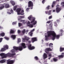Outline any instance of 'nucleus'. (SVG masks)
<instances>
[{
  "mask_svg": "<svg viewBox=\"0 0 64 64\" xmlns=\"http://www.w3.org/2000/svg\"><path fill=\"white\" fill-rule=\"evenodd\" d=\"M29 9H30V8H27L26 9V11H28Z\"/></svg>",
  "mask_w": 64,
  "mask_h": 64,
  "instance_id": "nucleus-56",
  "label": "nucleus"
},
{
  "mask_svg": "<svg viewBox=\"0 0 64 64\" xmlns=\"http://www.w3.org/2000/svg\"><path fill=\"white\" fill-rule=\"evenodd\" d=\"M11 37L14 40V39H15L16 38V35H12L11 36Z\"/></svg>",
  "mask_w": 64,
  "mask_h": 64,
  "instance_id": "nucleus-15",
  "label": "nucleus"
},
{
  "mask_svg": "<svg viewBox=\"0 0 64 64\" xmlns=\"http://www.w3.org/2000/svg\"><path fill=\"white\" fill-rule=\"evenodd\" d=\"M14 63V60H8L7 61V64H13Z\"/></svg>",
  "mask_w": 64,
  "mask_h": 64,
  "instance_id": "nucleus-8",
  "label": "nucleus"
},
{
  "mask_svg": "<svg viewBox=\"0 0 64 64\" xmlns=\"http://www.w3.org/2000/svg\"><path fill=\"white\" fill-rule=\"evenodd\" d=\"M21 10V8H18L16 9V11L17 12L18 15L20 14V12Z\"/></svg>",
  "mask_w": 64,
  "mask_h": 64,
  "instance_id": "nucleus-10",
  "label": "nucleus"
},
{
  "mask_svg": "<svg viewBox=\"0 0 64 64\" xmlns=\"http://www.w3.org/2000/svg\"><path fill=\"white\" fill-rule=\"evenodd\" d=\"M35 30V29H33L32 30H31V31L29 33V34H30V36H32V35H33V33H32V32L34 31Z\"/></svg>",
  "mask_w": 64,
  "mask_h": 64,
  "instance_id": "nucleus-13",
  "label": "nucleus"
},
{
  "mask_svg": "<svg viewBox=\"0 0 64 64\" xmlns=\"http://www.w3.org/2000/svg\"><path fill=\"white\" fill-rule=\"evenodd\" d=\"M25 38L26 39V41H28L29 39H30V38H29L27 37L26 36L25 37Z\"/></svg>",
  "mask_w": 64,
  "mask_h": 64,
  "instance_id": "nucleus-23",
  "label": "nucleus"
},
{
  "mask_svg": "<svg viewBox=\"0 0 64 64\" xmlns=\"http://www.w3.org/2000/svg\"><path fill=\"white\" fill-rule=\"evenodd\" d=\"M21 33V31L19 30H18V33L19 34V33Z\"/></svg>",
  "mask_w": 64,
  "mask_h": 64,
  "instance_id": "nucleus-55",
  "label": "nucleus"
},
{
  "mask_svg": "<svg viewBox=\"0 0 64 64\" xmlns=\"http://www.w3.org/2000/svg\"><path fill=\"white\" fill-rule=\"evenodd\" d=\"M5 62V60L4 59L1 60L0 61V63H4Z\"/></svg>",
  "mask_w": 64,
  "mask_h": 64,
  "instance_id": "nucleus-17",
  "label": "nucleus"
},
{
  "mask_svg": "<svg viewBox=\"0 0 64 64\" xmlns=\"http://www.w3.org/2000/svg\"><path fill=\"white\" fill-rule=\"evenodd\" d=\"M25 20H23L22 21V24H25Z\"/></svg>",
  "mask_w": 64,
  "mask_h": 64,
  "instance_id": "nucleus-45",
  "label": "nucleus"
},
{
  "mask_svg": "<svg viewBox=\"0 0 64 64\" xmlns=\"http://www.w3.org/2000/svg\"><path fill=\"white\" fill-rule=\"evenodd\" d=\"M22 32L23 34H24L25 33V32H26V30L25 29H24Z\"/></svg>",
  "mask_w": 64,
  "mask_h": 64,
  "instance_id": "nucleus-36",
  "label": "nucleus"
},
{
  "mask_svg": "<svg viewBox=\"0 0 64 64\" xmlns=\"http://www.w3.org/2000/svg\"><path fill=\"white\" fill-rule=\"evenodd\" d=\"M58 57H59V58H62L64 57V56H63V55H60L58 56Z\"/></svg>",
  "mask_w": 64,
  "mask_h": 64,
  "instance_id": "nucleus-34",
  "label": "nucleus"
},
{
  "mask_svg": "<svg viewBox=\"0 0 64 64\" xmlns=\"http://www.w3.org/2000/svg\"><path fill=\"white\" fill-rule=\"evenodd\" d=\"M53 45V44L52 43H50L49 45V46L50 47V46H52Z\"/></svg>",
  "mask_w": 64,
  "mask_h": 64,
  "instance_id": "nucleus-41",
  "label": "nucleus"
},
{
  "mask_svg": "<svg viewBox=\"0 0 64 64\" xmlns=\"http://www.w3.org/2000/svg\"><path fill=\"white\" fill-rule=\"evenodd\" d=\"M55 2H53L52 4V8H53L54 7V5H55Z\"/></svg>",
  "mask_w": 64,
  "mask_h": 64,
  "instance_id": "nucleus-24",
  "label": "nucleus"
},
{
  "mask_svg": "<svg viewBox=\"0 0 64 64\" xmlns=\"http://www.w3.org/2000/svg\"><path fill=\"white\" fill-rule=\"evenodd\" d=\"M25 40H26L25 38H22V41L23 42H25Z\"/></svg>",
  "mask_w": 64,
  "mask_h": 64,
  "instance_id": "nucleus-47",
  "label": "nucleus"
},
{
  "mask_svg": "<svg viewBox=\"0 0 64 64\" xmlns=\"http://www.w3.org/2000/svg\"><path fill=\"white\" fill-rule=\"evenodd\" d=\"M50 22H51L50 21H48L47 22H46V23H48V24H50Z\"/></svg>",
  "mask_w": 64,
  "mask_h": 64,
  "instance_id": "nucleus-52",
  "label": "nucleus"
},
{
  "mask_svg": "<svg viewBox=\"0 0 64 64\" xmlns=\"http://www.w3.org/2000/svg\"><path fill=\"white\" fill-rule=\"evenodd\" d=\"M52 56V55L50 53L48 54V57H51Z\"/></svg>",
  "mask_w": 64,
  "mask_h": 64,
  "instance_id": "nucleus-50",
  "label": "nucleus"
},
{
  "mask_svg": "<svg viewBox=\"0 0 64 64\" xmlns=\"http://www.w3.org/2000/svg\"><path fill=\"white\" fill-rule=\"evenodd\" d=\"M5 7L6 8H8L10 7V5L8 4H6L5 5Z\"/></svg>",
  "mask_w": 64,
  "mask_h": 64,
  "instance_id": "nucleus-14",
  "label": "nucleus"
},
{
  "mask_svg": "<svg viewBox=\"0 0 64 64\" xmlns=\"http://www.w3.org/2000/svg\"><path fill=\"white\" fill-rule=\"evenodd\" d=\"M45 52L47 54H48L49 53V52L50 51H52V49L50 48H46L45 50Z\"/></svg>",
  "mask_w": 64,
  "mask_h": 64,
  "instance_id": "nucleus-5",
  "label": "nucleus"
},
{
  "mask_svg": "<svg viewBox=\"0 0 64 64\" xmlns=\"http://www.w3.org/2000/svg\"><path fill=\"white\" fill-rule=\"evenodd\" d=\"M52 35V40H54L55 39V38L57 39H59L60 37V35H56V34L54 31H50L48 32V36L50 37Z\"/></svg>",
  "mask_w": 64,
  "mask_h": 64,
  "instance_id": "nucleus-1",
  "label": "nucleus"
},
{
  "mask_svg": "<svg viewBox=\"0 0 64 64\" xmlns=\"http://www.w3.org/2000/svg\"><path fill=\"white\" fill-rule=\"evenodd\" d=\"M22 25V24L21 23L19 22L18 23V26L19 27H20Z\"/></svg>",
  "mask_w": 64,
  "mask_h": 64,
  "instance_id": "nucleus-38",
  "label": "nucleus"
},
{
  "mask_svg": "<svg viewBox=\"0 0 64 64\" xmlns=\"http://www.w3.org/2000/svg\"><path fill=\"white\" fill-rule=\"evenodd\" d=\"M63 30H60V34H62L63 33Z\"/></svg>",
  "mask_w": 64,
  "mask_h": 64,
  "instance_id": "nucleus-42",
  "label": "nucleus"
},
{
  "mask_svg": "<svg viewBox=\"0 0 64 64\" xmlns=\"http://www.w3.org/2000/svg\"><path fill=\"white\" fill-rule=\"evenodd\" d=\"M57 22H60V20H56Z\"/></svg>",
  "mask_w": 64,
  "mask_h": 64,
  "instance_id": "nucleus-62",
  "label": "nucleus"
},
{
  "mask_svg": "<svg viewBox=\"0 0 64 64\" xmlns=\"http://www.w3.org/2000/svg\"><path fill=\"white\" fill-rule=\"evenodd\" d=\"M13 48L15 50L17 51L18 50V47L16 46H14Z\"/></svg>",
  "mask_w": 64,
  "mask_h": 64,
  "instance_id": "nucleus-21",
  "label": "nucleus"
},
{
  "mask_svg": "<svg viewBox=\"0 0 64 64\" xmlns=\"http://www.w3.org/2000/svg\"><path fill=\"white\" fill-rule=\"evenodd\" d=\"M4 7L5 6H4V5H2V6H0V10H2V9H4Z\"/></svg>",
  "mask_w": 64,
  "mask_h": 64,
  "instance_id": "nucleus-18",
  "label": "nucleus"
},
{
  "mask_svg": "<svg viewBox=\"0 0 64 64\" xmlns=\"http://www.w3.org/2000/svg\"><path fill=\"white\" fill-rule=\"evenodd\" d=\"M43 58L44 59L47 58V54L45 53H44L43 55Z\"/></svg>",
  "mask_w": 64,
  "mask_h": 64,
  "instance_id": "nucleus-16",
  "label": "nucleus"
},
{
  "mask_svg": "<svg viewBox=\"0 0 64 64\" xmlns=\"http://www.w3.org/2000/svg\"><path fill=\"white\" fill-rule=\"evenodd\" d=\"M0 35L2 37H4L5 36V33L4 32H2L0 34Z\"/></svg>",
  "mask_w": 64,
  "mask_h": 64,
  "instance_id": "nucleus-22",
  "label": "nucleus"
},
{
  "mask_svg": "<svg viewBox=\"0 0 64 64\" xmlns=\"http://www.w3.org/2000/svg\"><path fill=\"white\" fill-rule=\"evenodd\" d=\"M23 20H20V22H23Z\"/></svg>",
  "mask_w": 64,
  "mask_h": 64,
  "instance_id": "nucleus-64",
  "label": "nucleus"
},
{
  "mask_svg": "<svg viewBox=\"0 0 64 64\" xmlns=\"http://www.w3.org/2000/svg\"><path fill=\"white\" fill-rule=\"evenodd\" d=\"M28 18L30 21H31L30 22L31 23H33L35 21V18L32 17V15H30L28 17Z\"/></svg>",
  "mask_w": 64,
  "mask_h": 64,
  "instance_id": "nucleus-4",
  "label": "nucleus"
},
{
  "mask_svg": "<svg viewBox=\"0 0 64 64\" xmlns=\"http://www.w3.org/2000/svg\"><path fill=\"white\" fill-rule=\"evenodd\" d=\"M22 46L18 47V50L20 51H22L23 50V48H26V46H25V44L24 43L22 44Z\"/></svg>",
  "mask_w": 64,
  "mask_h": 64,
  "instance_id": "nucleus-3",
  "label": "nucleus"
},
{
  "mask_svg": "<svg viewBox=\"0 0 64 64\" xmlns=\"http://www.w3.org/2000/svg\"><path fill=\"white\" fill-rule=\"evenodd\" d=\"M28 24H27V26L30 27V28H32V27H33V25L32 24H30V22H28Z\"/></svg>",
  "mask_w": 64,
  "mask_h": 64,
  "instance_id": "nucleus-12",
  "label": "nucleus"
},
{
  "mask_svg": "<svg viewBox=\"0 0 64 64\" xmlns=\"http://www.w3.org/2000/svg\"><path fill=\"white\" fill-rule=\"evenodd\" d=\"M45 13L46 14H48V11H45Z\"/></svg>",
  "mask_w": 64,
  "mask_h": 64,
  "instance_id": "nucleus-54",
  "label": "nucleus"
},
{
  "mask_svg": "<svg viewBox=\"0 0 64 64\" xmlns=\"http://www.w3.org/2000/svg\"><path fill=\"white\" fill-rule=\"evenodd\" d=\"M8 46L6 45L4 46V48L6 49H8Z\"/></svg>",
  "mask_w": 64,
  "mask_h": 64,
  "instance_id": "nucleus-19",
  "label": "nucleus"
},
{
  "mask_svg": "<svg viewBox=\"0 0 64 64\" xmlns=\"http://www.w3.org/2000/svg\"><path fill=\"white\" fill-rule=\"evenodd\" d=\"M45 0H42V4H44L45 2Z\"/></svg>",
  "mask_w": 64,
  "mask_h": 64,
  "instance_id": "nucleus-46",
  "label": "nucleus"
},
{
  "mask_svg": "<svg viewBox=\"0 0 64 64\" xmlns=\"http://www.w3.org/2000/svg\"><path fill=\"white\" fill-rule=\"evenodd\" d=\"M10 34H13L14 33V30H11L10 31Z\"/></svg>",
  "mask_w": 64,
  "mask_h": 64,
  "instance_id": "nucleus-31",
  "label": "nucleus"
},
{
  "mask_svg": "<svg viewBox=\"0 0 64 64\" xmlns=\"http://www.w3.org/2000/svg\"><path fill=\"white\" fill-rule=\"evenodd\" d=\"M6 55V54H5L4 53H1L0 54V56H5Z\"/></svg>",
  "mask_w": 64,
  "mask_h": 64,
  "instance_id": "nucleus-32",
  "label": "nucleus"
},
{
  "mask_svg": "<svg viewBox=\"0 0 64 64\" xmlns=\"http://www.w3.org/2000/svg\"><path fill=\"white\" fill-rule=\"evenodd\" d=\"M24 13V10H22L21 11V13Z\"/></svg>",
  "mask_w": 64,
  "mask_h": 64,
  "instance_id": "nucleus-59",
  "label": "nucleus"
},
{
  "mask_svg": "<svg viewBox=\"0 0 64 64\" xmlns=\"http://www.w3.org/2000/svg\"><path fill=\"white\" fill-rule=\"evenodd\" d=\"M2 28H3V27L0 26V29H2Z\"/></svg>",
  "mask_w": 64,
  "mask_h": 64,
  "instance_id": "nucleus-61",
  "label": "nucleus"
},
{
  "mask_svg": "<svg viewBox=\"0 0 64 64\" xmlns=\"http://www.w3.org/2000/svg\"><path fill=\"white\" fill-rule=\"evenodd\" d=\"M7 13L8 14H11L10 12H7Z\"/></svg>",
  "mask_w": 64,
  "mask_h": 64,
  "instance_id": "nucleus-63",
  "label": "nucleus"
},
{
  "mask_svg": "<svg viewBox=\"0 0 64 64\" xmlns=\"http://www.w3.org/2000/svg\"><path fill=\"white\" fill-rule=\"evenodd\" d=\"M52 16H49L48 18V19H52Z\"/></svg>",
  "mask_w": 64,
  "mask_h": 64,
  "instance_id": "nucleus-48",
  "label": "nucleus"
},
{
  "mask_svg": "<svg viewBox=\"0 0 64 64\" xmlns=\"http://www.w3.org/2000/svg\"><path fill=\"white\" fill-rule=\"evenodd\" d=\"M20 41H21V40L20 39V38H18V42H20Z\"/></svg>",
  "mask_w": 64,
  "mask_h": 64,
  "instance_id": "nucleus-44",
  "label": "nucleus"
},
{
  "mask_svg": "<svg viewBox=\"0 0 64 64\" xmlns=\"http://www.w3.org/2000/svg\"><path fill=\"white\" fill-rule=\"evenodd\" d=\"M19 17L22 18H24V16H20Z\"/></svg>",
  "mask_w": 64,
  "mask_h": 64,
  "instance_id": "nucleus-43",
  "label": "nucleus"
},
{
  "mask_svg": "<svg viewBox=\"0 0 64 64\" xmlns=\"http://www.w3.org/2000/svg\"><path fill=\"white\" fill-rule=\"evenodd\" d=\"M4 38L5 39H6V40H9V38H8L6 36L4 37Z\"/></svg>",
  "mask_w": 64,
  "mask_h": 64,
  "instance_id": "nucleus-39",
  "label": "nucleus"
},
{
  "mask_svg": "<svg viewBox=\"0 0 64 64\" xmlns=\"http://www.w3.org/2000/svg\"><path fill=\"white\" fill-rule=\"evenodd\" d=\"M34 59L36 60H38V57L37 56H36L34 57Z\"/></svg>",
  "mask_w": 64,
  "mask_h": 64,
  "instance_id": "nucleus-37",
  "label": "nucleus"
},
{
  "mask_svg": "<svg viewBox=\"0 0 64 64\" xmlns=\"http://www.w3.org/2000/svg\"><path fill=\"white\" fill-rule=\"evenodd\" d=\"M12 24L13 25H14L16 24V22H12Z\"/></svg>",
  "mask_w": 64,
  "mask_h": 64,
  "instance_id": "nucleus-53",
  "label": "nucleus"
},
{
  "mask_svg": "<svg viewBox=\"0 0 64 64\" xmlns=\"http://www.w3.org/2000/svg\"><path fill=\"white\" fill-rule=\"evenodd\" d=\"M54 25L56 26V27H57V22H54Z\"/></svg>",
  "mask_w": 64,
  "mask_h": 64,
  "instance_id": "nucleus-35",
  "label": "nucleus"
},
{
  "mask_svg": "<svg viewBox=\"0 0 64 64\" xmlns=\"http://www.w3.org/2000/svg\"><path fill=\"white\" fill-rule=\"evenodd\" d=\"M33 2L31 1H29L28 3V7H33Z\"/></svg>",
  "mask_w": 64,
  "mask_h": 64,
  "instance_id": "nucleus-7",
  "label": "nucleus"
},
{
  "mask_svg": "<svg viewBox=\"0 0 64 64\" xmlns=\"http://www.w3.org/2000/svg\"><path fill=\"white\" fill-rule=\"evenodd\" d=\"M45 37H46L45 40H46L47 41L48 40V37H49V36H48H48H45Z\"/></svg>",
  "mask_w": 64,
  "mask_h": 64,
  "instance_id": "nucleus-28",
  "label": "nucleus"
},
{
  "mask_svg": "<svg viewBox=\"0 0 64 64\" xmlns=\"http://www.w3.org/2000/svg\"><path fill=\"white\" fill-rule=\"evenodd\" d=\"M17 8V6L16 5L15 6H14V11H15V10H16Z\"/></svg>",
  "mask_w": 64,
  "mask_h": 64,
  "instance_id": "nucleus-27",
  "label": "nucleus"
},
{
  "mask_svg": "<svg viewBox=\"0 0 64 64\" xmlns=\"http://www.w3.org/2000/svg\"><path fill=\"white\" fill-rule=\"evenodd\" d=\"M5 50H6V48H2L1 51L2 52H3L4 51H5Z\"/></svg>",
  "mask_w": 64,
  "mask_h": 64,
  "instance_id": "nucleus-25",
  "label": "nucleus"
},
{
  "mask_svg": "<svg viewBox=\"0 0 64 64\" xmlns=\"http://www.w3.org/2000/svg\"><path fill=\"white\" fill-rule=\"evenodd\" d=\"M49 26H50V27H52L53 26V22H51L50 24H49Z\"/></svg>",
  "mask_w": 64,
  "mask_h": 64,
  "instance_id": "nucleus-33",
  "label": "nucleus"
},
{
  "mask_svg": "<svg viewBox=\"0 0 64 64\" xmlns=\"http://www.w3.org/2000/svg\"><path fill=\"white\" fill-rule=\"evenodd\" d=\"M11 13H13V10H10V12Z\"/></svg>",
  "mask_w": 64,
  "mask_h": 64,
  "instance_id": "nucleus-57",
  "label": "nucleus"
},
{
  "mask_svg": "<svg viewBox=\"0 0 64 64\" xmlns=\"http://www.w3.org/2000/svg\"><path fill=\"white\" fill-rule=\"evenodd\" d=\"M37 23V21H35L33 23V24L34 25H35Z\"/></svg>",
  "mask_w": 64,
  "mask_h": 64,
  "instance_id": "nucleus-49",
  "label": "nucleus"
},
{
  "mask_svg": "<svg viewBox=\"0 0 64 64\" xmlns=\"http://www.w3.org/2000/svg\"><path fill=\"white\" fill-rule=\"evenodd\" d=\"M64 48H60V52H62L63 50H64Z\"/></svg>",
  "mask_w": 64,
  "mask_h": 64,
  "instance_id": "nucleus-26",
  "label": "nucleus"
},
{
  "mask_svg": "<svg viewBox=\"0 0 64 64\" xmlns=\"http://www.w3.org/2000/svg\"><path fill=\"white\" fill-rule=\"evenodd\" d=\"M49 8H50V6H48L46 8L47 9L49 10Z\"/></svg>",
  "mask_w": 64,
  "mask_h": 64,
  "instance_id": "nucleus-51",
  "label": "nucleus"
},
{
  "mask_svg": "<svg viewBox=\"0 0 64 64\" xmlns=\"http://www.w3.org/2000/svg\"><path fill=\"white\" fill-rule=\"evenodd\" d=\"M51 12H52V10H51L48 11V15H51Z\"/></svg>",
  "mask_w": 64,
  "mask_h": 64,
  "instance_id": "nucleus-30",
  "label": "nucleus"
},
{
  "mask_svg": "<svg viewBox=\"0 0 64 64\" xmlns=\"http://www.w3.org/2000/svg\"><path fill=\"white\" fill-rule=\"evenodd\" d=\"M11 3L12 6H14V5H15V3L14 1H11Z\"/></svg>",
  "mask_w": 64,
  "mask_h": 64,
  "instance_id": "nucleus-20",
  "label": "nucleus"
},
{
  "mask_svg": "<svg viewBox=\"0 0 64 64\" xmlns=\"http://www.w3.org/2000/svg\"><path fill=\"white\" fill-rule=\"evenodd\" d=\"M64 4V2H62L61 3V5H63Z\"/></svg>",
  "mask_w": 64,
  "mask_h": 64,
  "instance_id": "nucleus-58",
  "label": "nucleus"
},
{
  "mask_svg": "<svg viewBox=\"0 0 64 64\" xmlns=\"http://www.w3.org/2000/svg\"><path fill=\"white\" fill-rule=\"evenodd\" d=\"M31 41H30V40H28V43L29 44H30V43H31Z\"/></svg>",
  "mask_w": 64,
  "mask_h": 64,
  "instance_id": "nucleus-60",
  "label": "nucleus"
},
{
  "mask_svg": "<svg viewBox=\"0 0 64 64\" xmlns=\"http://www.w3.org/2000/svg\"><path fill=\"white\" fill-rule=\"evenodd\" d=\"M15 54H11L10 53L7 54H6L5 56H2V59H4L5 58H6L7 56L9 57H12L14 56V55Z\"/></svg>",
  "mask_w": 64,
  "mask_h": 64,
  "instance_id": "nucleus-2",
  "label": "nucleus"
},
{
  "mask_svg": "<svg viewBox=\"0 0 64 64\" xmlns=\"http://www.w3.org/2000/svg\"><path fill=\"white\" fill-rule=\"evenodd\" d=\"M61 8L57 7L56 9V12H57V13H59V12L61 11Z\"/></svg>",
  "mask_w": 64,
  "mask_h": 64,
  "instance_id": "nucleus-11",
  "label": "nucleus"
},
{
  "mask_svg": "<svg viewBox=\"0 0 64 64\" xmlns=\"http://www.w3.org/2000/svg\"><path fill=\"white\" fill-rule=\"evenodd\" d=\"M3 40V38H0V43L1 42H2V41Z\"/></svg>",
  "mask_w": 64,
  "mask_h": 64,
  "instance_id": "nucleus-40",
  "label": "nucleus"
},
{
  "mask_svg": "<svg viewBox=\"0 0 64 64\" xmlns=\"http://www.w3.org/2000/svg\"><path fill=\"white\" fill-rule=\"evenodd\" d=\"M53 60L54 62H56L58 61V59L56 58H54Z\"/></svg>",
  "mask_w": 64,
  "mask_h": 64,
  "instance_id": "nucleus-29",
  "label": "nucleus"
},
{
  "mask_svg": "<svg viewBox=\"0 0 64 64\" xmlns=\"http://www.w3.org/2000/svg\"><path fill=\"white\" fill-rule=\"evenodd\" d=\"M28 48L30 50H33V49H34L35 48L34 46H32V45L31 44H29L28 45Z\"/></svg>",
  "mask_w": 64,
  "mask_h": 64,
  "instance_id": "nucleus-6",
  "label": "nucleus"
},
{
  "mask_svg": "<svg viewBox=\"0 0 64 64\" xmlns=\"http://www.w3.org/2000/svg\"><path fill=\"white\" fill-rule=\"evenodd\" d=\"M37 41V39L36 37L33 38H32L31 41L32 43H34V42Z\"/></svg>",
  "mask_w": 64,
  "mask_h": 64,
  "instance_id": "nucleus-9",
  "label": "nucleus"
}]
</instances>
